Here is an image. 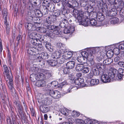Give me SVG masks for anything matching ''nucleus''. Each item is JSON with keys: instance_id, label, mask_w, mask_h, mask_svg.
Listing matches in <instances>:
<instances>
[{"instance_id": "nucleus-1", "label": "nucleus", "mask_w": 124, "mask_h": 124, "mask_svg": "<svg viewBox=\"0 0 124 124\" xmlns=\"http://www.w3.org/2000/svg\"><path fill=\"white\" fill-rule=\"evenodd\" d=\"M117 70L113 67H111L108 75L103 74L101 76V80L103 83L109 82L111 79H113L115 77H117L119 75L117 73Z\"/></svg>"}, {"instance_id": "nucleus-2", "label": "nucleus", "mask_w": 124, "mask_h": 124, "mask_svg": "<svg viewBox=\"0 0 124 124\" xmlns=\"http://www.w3.org/2000/svg\"><path fill=\"white\" fill-rule=\"evenodd\" d=\"M101 8L103 9V11L105 14L107 16H115L117 13V8H112L110 10L108 11L107 10V6L105 3L102 4V8Z\"/></svg>"}, {"instance_id": "nucleus-3", "label": "nucleus", "mask_w": 124, "mask_h": 124, "mask_svg": "<svg viewBox=\"0 0 124 124\" xmlns=\"http://www.w3.org/2000/svg\"><path fill=\"white\" fill-rule=\"evenodd\" d=\"M3 76L5 80L8 81L9 79L13 78V77L12 74L10 73V68L8 67L6 65H3Z\"/></svg>"}, {"instance_id": "nucleus-4", "label": "nucleus", "mask_w": 124, "mask_h": 124, "mask_svg": "<svg viewBox=\"0 0 124 124\" xmlns=\"http://www.w3.org/2000/svg\"><path fill=\"white\" fill-rule=\"evenodd\" d=\"M48 91L50 95L54 98L58 99L61 97V93L59 91L50 90Z\"/></svg>"}, {"instance_id": "nucleus-5", "label": "nucleus", "mask_w": 124, "mask_h": 124, "mask_svg": "<svg viewBox=\"0 0 124 124\" xmlns=\"http://www.w3.org/2000/svg\"><path fill=\"white\" fill-rule=\"evenodd\" d=\"M37 47H31L27 50V52L31 55H36L39 54V51L37 49Z\"/></svg>"}, {"instance_id": "nucleus-6", "label": "nucleus", "mask_w": 124, "mask_h": 124, "mask_svg": "<svg viewBox=\"0 0 124 124\" xmlns=\"http://www.w3.org/2000/svg\"><path fill=\"white\" fill-rule=\"evenodd\" d=\"M25 26L28 31L29 33L35 30L36 29L35 26L33 24L30 23H26L25 24Z\"/></svg>"}, {"instance_id": "nucleus-7", "label": "nucleus", "mask_w": 124, "mask_h": 124, "mask_svg": "<svg viewBox=\"0 0 124 124\" xmlns=\"http://www.w3.org/2000/svg\"><path fill=\"white\" fill-rule=\"evenodd\" d=\"M6 81L8 83V85L10 92L11 93V94H13L15 90L13 86V78L9 79L8 81Z\"/></svg>"}, {"instance_id": "nucleus-8", "label": "nucleus", "mask_w": 124, "mask_h": 124, "mask_svg": "<svg viewBox=\"0 0 124 124\" xmlns=\"http://www.w3.org/2000/svg\"><path fill=\"white\" fill-rule=\"evenodd\" d=\"M75 31V27L73 26H69L65 28L64 30L63 33L65 34L71 33Z\"/></svg>"}, {"instance_id": "nucleus-9", "label": "nucleus", "mask_w": 124, "mask_h": 124, "mask_svg": "<svg viewBox=\"0 0 124 124\" xmlns=\"http://www.w3.org/2000/svg\"><path fill=\"white\" fill-rule=\"evenodd\" d=\"M36 57L37 58H39L40 59H48L49 55L47 53L45 52L40 53L39 55H37Z\"/></svg>"}, {"instance_id": "nucleus-10", "label": "nucleus", "mask_w": 124, "mask_h": 124, "mask_svg": "<svg viewBox=\"0 0 124 124\" xmlns=\"http://www.w3.org/2000/svg\"><path fill=\"white\" fill-rule=\"evenodd\" d=\"M75 88H76V87L72 85H67L63 89V91L64 92V93L66 94L70 93L74 90Z\"/></svg>"}, {"instance_id": "nucleus-11", "label": "nucleus", "mask_w": 124, "mask_h": 124, "mask_svg": "<svg viewBox=\"0 0 124 124\" xmlns=\"http://www.w3.org/2000/svg\"><path fill=\"white\" fill-rule=\"evenodd\" d=\"M69 24L68 21L66 18L62 19V21L59 23V26L61 28H63L67 26Z\"/></svg>"}, {"instance_id": "nucleus-12", "label": "nucleus", "mask_w": 124, "mask_h": 124, "mask_svg": "<svg viewBox=\"0 0 124 124\" xmlns=\"http://www.w3.org/2000/svg\"><path fill=\"white\" fill-rule=\"evenodd\" d=\"M77 22L78 23L81 22L82 20L84 19L83 12L82 11H79L77 14Z\"/></svg>"}, {"instance_id": "nucleus-13", "label": "nucleus", "mask_w": 124, "mask_h": 124, "mask_svg": "<svg viewBox=\"0 0 124 124\" xmlns=\"http://www.w3.org/2000/svg\"><path fill=\"white\" fill-rule=\"evenodd\" d=\"M62 53L60 50L56 51L55 52L53 53L52 57L53 58L57 59L60 58L62 56Z\"/></svg>"}, {"instance_id": "nucleus-14", "label": "nucleus", "mask_w": 124, "mask_h": 124, "mask_svg": "<svg viewBox=\"0 0 124 124\" xmlns=\"http://www.w3.org/2000/svg\"><path fill=\"white\" fill-rule=\"evenodd\" d=\"M64 54L63 55V57L65 59H67L70 58L72 55V53L70 51H65Z\"/></svg>"}, {"instance_id": "nucleus-15", "label": "nucleus", "mask_w": 124, "mask_h": 124, "mask_svg": "<svg viewBox=\"0 0 124 124\" xmlns=\"http://www.w3.org/2000/svg\"><path fill=\"white\" fill-rule=\"evenodd\" d=\"M41 42L43 43L44 45H45V46L46 49L51 51L50 49H51L52 46L50 44L47 42L46 38H45Z\"/></svg>"}, {"instance_id": "nucleus-16", "label": "nucleus", "mask_w": 124, "mask_h": 124, "mask_svg": "<svg viewBox=\"0 0 124 124\" xmlns=\"http://www.w3.org/2000/svg\"><path fill=\"white\" fill-rule=\"evenodd\" d=\"M96 67L99 70L101 71H105L106 68V66L104 63H98L96 65Z\"/></svg>"}, {"instance_id": "nucleus-17", "label": "nucleus", "mask_w": 124, "mask_h": 124, "mask_svg": "<svg viewBox=\"0 0 124 124\" xmlns=\"http://www.w3.org/2000/svg\"><path fill=\"white\" fill-rule=\"evenodd\" d=\"M94 58L93 55L89 56L88 58V61L87 62V63L89 66L93 65L94 64V62L93 60Z\"/></svg>"}, {"instance_id": "nucleus-18", "label": "nucleus", "mask_w": 124, "mask_h": 124, "mask_svg": "<svg viewBox=\"0 0 124 124\" xmlns=\"http://www.w3.org/2000/svg\"><path fill=\"white\" fill-rule=\"evenodd\" d=\"M74 81V83L76 85H81L84 83V80L83 78H80L75 79Z\"/></svg>"}, {"instance_id": "nucleus-19", "label": "nucleus", "mask_w": 124, "mask_h": 124, "mask_svg": "<svg viewBox=\"0 0 124 124\" xmlns=\"http://www.w3.org/2000/svg\"><path fill=\"white\" fill-rule=\"evenodd\" d=\"M40 108L41 111L43 113L47 112L49 110L47 105L44 104L40 105Z\"/></svg>"}, {"instance_id": "nucleus-20", "label": "nucleus", "mask_w": 124, "mask_h": 124, "mask_svg": "<svg viewBox=\"0 0 124 124\" xmlns=\"http://www.w3.org/2000/svg\"><path fill=\"white\" fill-rule=\"evenodd\" d=\"M52 102V99L51 97H47L45 99L44 102H43V104L47 105L51 104Z\"/></svg>"}, {"instance_id": "nucleus-21", "label": "nucleus", "mask_w": 124, "mask_h": 124, "mask_svg": "<svg viewBox=\"0 0 124 124\" xmlns=\"http://www.w3.org/2000/svg\"><path fill=\"white\" fill-rule=\"evenodd\" d=\"M48 64L52 67L56 66L58 64V62L56 59L53 60L52 59L47 61Z\"/></svg>"}, {"instance_id": "nucleus-22", "label": "nucleus", "mask_w": 124, "mask_h": 124, "mask_svg": "<svg viewBox=\"0 0 124 124\" xmlns=\"http://www.w3.org/2000/svg\"><path fill=\"white\" fill-rule=\"evenodd\" d=\"M36 85L38 87H44L46 85V83L44 80H39L36 82Z\"/></svg>"}, {"instance_id": "nucleus-23", "label": "nucleus", "mask_w": 124, "mask_h": 124, "mask_svg": "<svg viewBox=\"0 0 124 124\" xmlns=\"http://www.w3.org/2000/svg\"><path fill=\"white\" fill-rule=\"evenodd\" d=\"M119 21V19L116 17H112L109 20V22L112 24H116Z\"/></svg>"}, {"instance_id": "nucleus-24", "label": "nucleus", "mask_w": 124, "mask_h": 124, "mask_svg": "<svg viewBox=\"0 0 124 124\" xmlns=\"http://www.w3.org/2000/svg\"><path fill=\"white\" fill-rule=\"evenodd\" d=\"M75 63V62L72 61H70L67 62L66 66L67 68L69 69H71L74 67Z\"/></svg>"}, {"instance_id": "nucleus-25", "label": "nucleus", "mask_w": 124, "mask_h": 124, "mask_svg": "<svg viewBox=\"0 0 124 124\" xmlns=\"http://www.w3.org/2000/svg\"><path fill=\"white\" fill-rule=\"evenodd\" d=\"M96 18L97 21H103L104 19V16L101 13L98 12L97 13Z\"/></svg>"}, {"instance_id": "nucleus-26", "label": "nucleus", "mask_w": 124, "mask_h": 124, "mask_svg": "<svg viewBox=\"0 0 124 124\" xmlns=\"http://www.w3.org/2000/svg\"><path fill=\"white\" fill-rule=\"evenodd\" d=\"M117 11L119 12L120 16L122 18H124V8H119L118 6L117 7Z\"/></svg>"}, {"instance_id": "nucleus-27", "label": "nucleus", "mask_w": 124, "mask_h": 124, "mask_svg": "<svg viewBox=\"0 0 124 124\" xmlns=\"http://www.w3.org/2000/svg\"><path fill=\"white\" fill-rule=\"evenodd\" d=\"M88 21H89V19H86L85 20H82L81 22H79V24H81L82 25L86 26L89 25V23H88Z\"/></svg>"}, {"instance_id": "nucleus-28", "label": "nucleus", "mask_w": 124, "mask_h": 124, "mask_svg": "<svg viewBox=\"0 0 124 124\" xmlns=\"http://www.w3.org/2000/svg\"><path fill=\"white\" fill-rule=\"evenodd\" d=\"M45 38L43 35H41L39 33H36L35 40H39L41 42L43 41V40H44L43 39Z\"/></svg>"}, {"instance_id": "nucleus-29", "label": "nucleus", "mask_w": 124, "mask_h": 124, "mask_svg": "<svg viewBox=\"0 0 124 124\" xmlns=\"http://www.w3.org/2000/svg\"><path fill=\"white\" fill-rule=\"evenodd\" d=\"M117 71V73L119 75L117 77L121 79L123 76H124V70L121 68L119 69Z\"/></svg>"}, {"instance_id": "nucleus-30", "label": "nucleus", "mask_w": 124, "mask_h": 124, "mask_svg": "<svg viewBox=\"0 0 124 124\" xmlns=\"http://www.w3.org/2000/svg\"><path fill=\"white\" fill-rule=\"evenodd\" d=\"M90 83L92 85H97L99 84V80L98 79H93L91 80Z\"/></svg>"}, {"instance_id": "nucleus-31", "label": "nucleus", "mask_w": 124, "mask_h": 124, "mask_svg": "<svg viewBox=\"0 0 124 124\" xmlns=\"http://www.w3.org/2000/svg\"><path fill=\"white\" fill-rule=\"evenodd\" d=\"M84 65L81 64H78L76 65V70L77 71H80L83 69Z\"/></svg>"}, {"instance_id": "nucleus-32", "label": "nucleus", "mask_w": 124, "mask_h": 124, "mask_svg": "<svg viewBox=\"0 0 124 124\" xmlns=\"http://www.w3.org/2000/svg\"><path fill=\"white\" fill-rule=\"evenodd\" d=\"M98 48H96L89 49L88 50V52H89V55H93V54H95L97 51L96 50Z\"/></svg>"}, {"instance_id": "nucleus-33", "label": "nucleus", "mask_w": 124, "mask_h": 124, "mask_svg": "<svg viewBox=\"0 0 124 124\" xmlns=\"http://www.w3.org/2000/svg\"><path fill=\"white\" fill-rule=\"evenodd\" d=\"M71 116L73 117H78L80 115V113L79 112H77L75 110L71 111Z\"/></svg>"}, {"instance_id": "nucleus-34", "label": "nucleus", "mask_w": 124, "mask_h": 124, "mask_svg": "<svg viewBox=\"0 0 124 124\" xmlns=\"http://www.w3.org/2000/svg\"><path fill=\"white\" fill-rule=\"evenodd\" d=\"M33 14V12H31V11L28 12L27 17L29 21H31V20H32V18L34 16Z\"/></svg>"}, {"instance_id": "nucleus-35", "label": "nucleus", "mask_w": 124, "mask_h": 124, "mask_svg": "<svg viewBox=\"0 0 124 124\" xmlns=\"http://www.w3.org/2000/svg\"><path fill=\"white\" fill-rule=\"evenodd\" d=\"M34 11L35 14L37 16L39 17L42 16L41 12L39 9H35Z\"/></svg>"}, {"instance_id": "nucleus-36", "label": "nucleus", "mask_w": 124, "mask_h": 124, "mask_svg": "<svg viewBox=\"0 0 124 124\" xmlns=\"http://www.w3.org/2000/svg\"><path fill=\"white\" fill-rule=\"evenodd\" d=\"M71 111L65 109H62L61 110V113L65 115H68L69 113H71Z\"/></svg>"}, {"instance_id": "nucleus-37", "label": "nucleus", "mask_w": 124, "mask_h": 124, "mask_svg": "<svg viewBox=\"0 0 124 124\" xmlns=\"http://www.w3.org/2000/svg\"><path fill=\"white\" fill-rule=\"evenodd\" d=\"M113 62V60L110 58L105 59L103 61V63L105 65H108L111 63Z\"/></svg>"}, {"instance_id": "nucleus-38", "label": "nucleus", "mask_w": 124, "mask_h": 124, "mask_svg": "<svg viewBox=\"0 0 124 124\" xmlns=\"http://www.w3.org/2000/svg\"><path fill=\"white\" fill-rule=\"evenodd\" d=\"M88 23H89V25L90 24L93 26H96L97 23V21H96L95 19L93 18L89 20V21H88Z\"/></svg>"}, {"instance_id": "nucleus-39", "label": "nucleus", "mask_w": 124, "mask_h": 124, "mask_svg": "<svg viewBox=\"0 0 124 124\" xmlns=\"http://www.w3.org/2000/svg\"><path fill=\"white\" fill-rule=\"evenodd\" d=\"M48 12V10L47 8L46 7H43L42 8L41 13L42 15H45L47 14Z\"/></svg>"}, {"instance_id": "nucleus-40", "label": "nucleus", "mask_w": 124, "mask_h": 124, "mask_svg": "<svg viewBox=\"0 0 124 124\" xmlns=\"http://www.w3.org/2000/svg\"><path fill=\"white\" fill-rule=\"evenodd\" d=\"M44 25L45 27H46L47 29L50 30H53V28L54 27V25L51 24V23L48 24H44Z\"/></svg>"}, {"instance_id": "nucleus-41", "label": "nucleus", "mask_w": 124, "mask_h": 124, "mask_svg": "<svg viewBox=\"0 0 124 124\" xmlns=\"http://www.w3.org/2000/svg\"><path fill=\"white\" fill-rule=\"evenodd\" d=\"M81 54L82 56L85 58H88L89 56H91L89 55V52H86L85 51L82 52L81 53Z\"/></svg>"}, {"instance_id": "nucleus-42", "label": "nucleus", "mask_w": 124, "mask_h": 124, "mask_svg": "<svg viewBox=\"0 0 124 124\" xmlns=\"http://www.w3.org/2000/svg\"><path fill=\"white\" fill-rule=\"evenodd\" d=\"M119 8H123L124 6V0H118V6Z\"/></svg>"}, {"instance_id": "nucleus-43", "label": "nucleus", "mask_w": 124, "mask_h": 124, "mask_svg": "<svg viewBox=\"0 0 124 124\" xmlns=\"http://www.w3.org/2000/svg\"><path fill=\"white\" fill-rule=\"evenodd\" d=\"M97 13H96L92 12L90 13L89 15V17L90 19H95L96 18Z\"/></svg>"}, {"instance_id": "nucleus-44", "label": "nucleus", "mask_w": 124, "mask_h": 124, "mask_svg": "<svg viewBox=\"0 0 124 124\" xmlns=\"http://www.w3.org/2000/svg\"><path fill=\"white\" fill-rule=\"evenodd\" d=\"M40 19L38 17H35L34 16L31 20V21H33L34 23H39Z\"/></svg>"}, {"instance_id": "nucleus-45", "label": "nucleus", "mask_w": 124, "mask_h": 124, "mask_svg": "<svg viewBox=\"0 0 124 124\" xmlns=\"http://www.w3.org/2000/svg\"><path fill=\"white\" fill-rule=\"evenodd\" d=\"M114 53L116 55L119 54V55L121 56V52H120V50L118 48H115L113 49Z\"/></svg>"}, {"instance_id": "nucleus-46", "label": "nucleus", "mask_w": 124, "mask_h": 124, "mask_svg": "<svg viewBox=\"0 0 124 124\" xmlns=\"http://www.w3.org/2000/svg\"><path fill=\"white\" fill-rule=\"evenodd\" d=\"M37 61L38 62H39V64L42 66L44 65L45 63V62L44 61L43 59H39V58H37Z\"/></svg>"}, {"instance_id": "nucleus-47", "label": "nucleus", "mask_w": 124, "mask_h": 124, "mask_svg": "<svg viewBox=\"0 0 124 124\" xmlns=\"http://www.w3.org/2000/svg\"><path fill=\"white\" fill-rule=\"evenodd\" d=\"M37 77L36 78H35V79H37L38 78H39V79L42 80L43 79L42 78L44 76V74L40 72L38 74H37Z\"/></svg>"}, {"instance_id": "nucleus-48", "label": "nucleus", "mask_w": 124, "mask_h": 124, "mask_svg": "<svg viewBox=\"0 0 124 124\" xmlns=\"http://www.w3.org/2000/svg\"><path fill=\"white\" fill-rule=\"evenodd\" d=\"M37 41V40L33 39L31 40V44L33 46H34L33 47H37L38 44L36 42Z\"/></svg>"}, {"instance_id": "nucleus-49", "label": "nucleus", "mask_w": 124, "mask_h": 124, "mask_svg": "<svg viewBox=\"0 0 124 124\" xmlns=\"http://www.w3.org/2000/svg\"><path fill=\"white\" fill-rule=\"evenodd\" d=\"M77 60L78 61L80 62H84L85 60L84 57L82 56H78L77 58Z\"/></svg>"}, {"instance_id": "nucleus-50", "label": "nucleus", "mask_w": 124, "mask_h": 124, "mask_svg": "<svg viewBox=\"0 0 124 124\" xmlns=\"http://www.w3.org/2000/svg\"><path fill=\"white\" fill-rule=\"evenodd\" d=\"M36 32H32L29 35V37L32 39L35 40L36 36Z\"/></svg>"}, {"instance_id": "nucleus-51", "label": "nucleus", "mask_w": 124, "mask_h": 124, "mask_svg": "<svg viewBox=\"0 0 124 124\" xmlns=\"http://www.w3.org/2000/svg\"><path fill=\"white\" fill-rule=\"evenodd\" d=\"M50 19L51 21L53 23H54L56 21V17L54 15H52L50 16Z\"/></svg>"}, {"instance_id": "nucleus-52", "label": "nucleus", "mask_w": 124, "mask_h": 124, "mask_svg": "<svg viewBox=\"0 0 124 124\" xmlns=\"http://www.w3.org/2000/svg\"><path fill=\"white\" fill-rule=\"evenodd\" d=\"M3 18L7 17V10L6 8H4L2 11V12Z\"/></svg>"}, {"instance_id": "nucleus-53", "label": "nucleus", "mask_w": 124, "mask_h": 124, "mask_svg": "<svg viewBox=\"0 0 124 124\" xmlns=\"http://www.w3.org/2000/svg\"><path fill=\"white\" fill-rule=\"evenodd\" d=\"M82 72L85 74H86L89 72L90 70V68L88 67H83V69L82 70Z\"/></svg>"}, {"instance_id": "nucleus-54", "label": "nucleus", "mask_w": 124, "mask_h": 124, "mask_svg": "<svg viewBox=\"0 0 124 124\" xmlns=\"http://www.w3.org/2000/svg\"><path fill=\"white\" fill-rule=\"evenodd\" d=\"M93 74L95 75H98L99 74V71L96 69H93L92 71Z\"/></svg>"}, {"instance_id": "nucleus-55", "label": "nucleus", "mask_w": 124, "mask_h": 124, "mask_svg": "<svg viewBox=\"0 0 124 124\" xmlns=\"http://www.w3.org/2000/svg\"><path fill=\"white\" fill-rule=\"evenodd\" d=\"M56 46L57 47H58V48H60L61 49L64 50V49H63L64 48L63 45H62V44L61 43H58L56 44ZM64 50H66L65 49Z\"/></svg>"}, {"instance_id": "nucleus-56", "label": "nucleus", "mask_w": 124, "mask_h": 124, "mask_svg": "<svg viewBox=\"0 0 124 124\" xmlns=\"http://www.w3.org/2000/svg\"><path fill=\"white\" fill-rule=\"evenodd\" d=\"M69 69L67 68V67L66 68H65L63 69V73L65 74H68L69 72Z\"/></svg>"}, {"instance_id": "nucleus-57", "label": "nucleus", "mask_w": 124, "mask_h": 124, "mask_svg": "<svg viewBox=\"0 0 124 124\" xmlns=\"http://www.w3.org/2000/svg\"><path fill=\"white\" fill-rule=\"evenodd\" d=\"M113 54V53L112 51L111 53L110 51H108L106 53V55L107 56L109 57H111L112 56Z\"/></svg>"}, {"instance_id": "nucleus-58", "label": "nucleus", "mask_w": 124, "mask_h": 124, "mask_svg": "<svg viewBox=\"0 0 124 124\" xmlns=\"http://www.w3.org/2000/svg\"><path fill=\"white\" fill-rule=\"evenodd\" d=\"M43 4L44 6V7H46V6L49 7V3L47 0H45L43 1Z\"/></svg>"}, {"instance_id": "nucleus-59", "label": "nucleus", "mask_w": 124, "mask_h": 124, "mask_svg": "<svg viewBox=\"0 0 124 124\" xmlns=\"http://www.w3.org/2000/svg\"><path fill=\"white\" fill-rule=\"evenodd\" d=\"M50 16L46 18V21L44 24H48L51 23V20L50 19Z\"/></svg>"}, {"instance_id": "nucleus-60", "label": "nucleus", "mask_w": 124, "mask_h": 124, "mask_svg": "<svg viewBox=\"0 0 124 124\" xmlns=\"http://www.w3.org/2000/svg\"><path fill=\"white\" fill-rule=\"evenodd\" d=\"M86 124H92V120L90 119H87L85 120Z\"/></svg>"}, {"instance_id": "nucleus-61", "label": "nucleus", "mask_w": 124, "mask_h": 124, "mask_svg": "<svg viewBox=\"0 0 124 124\" xmlns=\"http://www.w3.org/2000/svg\"><path fill=\"white\" fill-rule=\"evenodd\" d=\"M46 75L48 78H50L51 77L52 75V73H51L49 71H47L45 73Z\"/></svg>"}, {"instance_id": "nucleus-62", "label": "nucleus", "mask_w": 124, "mask_h": 124, "mask_svg": "<svg viewBox=\"0 0 124 124\" xmlns=\"http://www.w3.org/2000/svg\"><path fill=\"white\" fill-rule=\"evenodd\" d=\"M42 49V46L41 44H38L37 46V49L39 51L41 50Z\"/></svg>"}, {"instance_id": "nucleus-63", "label": "nucleus", "mask_w": 124, "mask_h": 124, "mask_svg": "<svg viewBox=\"0 0 124 124\" xmlns=\"http://www.w3.org/2000/svg\"><path fill=\"white\" fill-rule=\"evenodd\" d=\"M29 1L31 3L33 4L35 6H37V0H29Z\"/></svg>"}, {"instance_id": "nucleus-64", "label": "nucleus", "mask_w": 124, "mask_h": 124, "mask_svg": "<svg viewBox=\"0 0 124 124\" xmlns=\"http://www.w3.org/2000/svg\"><path fill=\"white\" fill-rule=\"evenodd\" d=\"M93 74L92 72H90L87 74V77L88 78H91L93 77Z\"/></svg>"}]
</instances>
